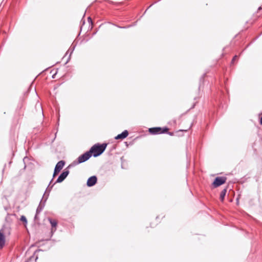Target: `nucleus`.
<instances>
[{
    "label": "nucleus",
    "instance_id": "nucleus-19",
    "mask_svg": "<svg viewBox=\"0 0 262 262\" xmlns=\"http://www.w3.org/2000/svg\"><path fill=\"white\" fill-rule=\"evenodd\" d=\"M33 258H34V257H30V260H31L32 259H33Z\"/></svg>",
    "mask_w": 262,
    "mask_h": 262
},
{
    "label": "nucleus",
    "instance_id": "nucleus-5",
    "mask_svg": "<svg viewBox=\"0 0 262 262\" xmlns=\"http://www.w3.org/2000/svg\"><path fill=\"white\" fill-rule=\"evenodd\" d=\"M226 181V177H217L215 178L212 185L214 188H216L225 184Z\"/></svg>",
    "mask_w": 262,
    "mask_h": 262
},
{
    "label": "nucleus",
    "instance_id": "nucleus-11",
    "mask_svg": "<svg viewBox=\"0 0 262 262\" xmlns=\"http://www.w3.org/2000/svg\"><path fill=\"white\" fill-rule=\"evenodd\" d=\"M48 221L50 223L52 226V232H55L56 230V227L57 225V222L55 220L48 218Z\"/></svg>",
    "mask_w": 262,
    "mask_h": 262
},
{
    "label": "nucleus",
    "instance_id": "nucleus-8",
    "mask_svg": "<svg viewBox=\"0 0 262 262\" xmlns=\"http://www.w3.org/2000/svg\"><path fill=\"white\" fill-rule=\"evenodd\" d=\"M6 228L4 227L0 230V249L4 247L5 244V236L4 235L5 230Z\"/></svg>",
    "mask_w": 262,
    "mask_h": 262
},
{
    "label": "nucleus",
    "instance_id": "nucleus-4",
    "mask_svg": "<svg viewBox=\"0 0 262 262\" xmlns=\"http://www.w3.org/2000/svg\"><path fill=\"white\" fill-rule=\"evenodd\" d=\"M168 128L165 127H156L149 128V132L152 135H157L167 133Z\"/></svg>",
    "mask_w": 262,
    "mask_h": 262
},
{
    "label": "nucleus",
    "instance_id": "nucleus-15",
    "mask_svg": "<svg viewBox=\"0 0 262 262\" xmlns=\"http://www.w3.org/2000/svg\"><path fill=\"white\" fill-rule=\"evenodd\" d=\"M237 58V55H235L233 57L232 60V62H233Z\"/></svg>",
    "mask_w": 262,
    "mask_h": 262
},
{
    "label": "nucleus",
    "instance_id": "nucleus-18",
    "mask_svg": "<svg viewBox=\"0 0 262 262\" xmlns=\"http://www.w3.org/2000/svg\"><path fill=\"white\" fill-rule=\"evenodd\" d=\"M168 134H169L170 135H172L173 133H169Z\"/></svg>",
    "mask_w": 262,
    "mask_h": 262
},
{
    "label": "nucleus",
    "instance_id": "nucleus-17",
    "mask_svg": "<svg viewBox=\"0 0 262 262\" xmlns=\"http://www.w3.org/2000/svg\"><path fill=\"white\" fill-rule=\"evenodd\" d=\"M260 124L261 125H262V117H261L260 119Z\"/></svg>",
    "mask_w": 262,
    "mask_h": 262
},
{
    "label": "nucleus",
    "instance_id": "nucleus-14",
    "mask_svg": "<svg viewBox=\"0 0 262 262\" xmlns=\"http://www.w3.org/2000/svg\"><path fill=\"white\" fill-rule=\"evenodd\" d=\"M20 220L24 222V224H26L27 223V220L26 217L24 215H22L20 217Z\"/></svg>",
    "mask_w": 262,
    "mask_h": 262
},
{
    "label": "nucleus",
    "instance_id": "nucleus-9",
    "mask_svg": "<svg viewBox=\"0 0 262 262\" xmlns=\"http://www.w3.org/2000/svg\"><path fill=\"white\" fill-rule=\"evenodd\" d=\"M97 181V178L96 176H93L90 177L87 181V186L89 187L93 186L96 183Z\"/></svg>",
    "mask_w": 262,
    "mask_h": 262
},
{
    "label": "nucleus",
    "instance_id": "nucleus-2",
    "mask_svg": "<svg viewBox=\"0 0 262 262\" xmlns=\"http://www.w3.org/2000/svg\"><path fill=\"white\" fill-rule=\"evenodd\" d=\"M69 173V171L68 170H67V169H65L63 171L59 176L57 179L56 180V182L54 183L52 185H51V183L53 181V179L52 178V180L50 181L49 184L47 188L45 194L47 193V191L50 192L52 187L53 186L57 183H61L67 178V177L68 176Z\"/></svg>",
    "mask_w": 262,
    "mask_h": 262
},
{
    "label": "nucleus",
    "instance_id": "nucleus-21",
    "mask_svg": "<svg viewBox=\"0 0 262 262\" xmlns=\"http://www.w3.org/2000/svg\"><path fill=\"white\" fill-rule=\"evenodd\" d=\"M26 262H29V260H28V261H26Z\"/></svg>",
    "mask_w": 262,
    "mask_h": 262
},
{
    "label": "nucleus",
    "instance_id": "nucleus-13",
    "mask_svg": "<svg viewBox=\"0 0 262 262\" xmlns=\"http://www.w3.org/2000/svg\"><path fill=\"white\" fill-rule=\"evenodd\" d=\"M75 49V46H71L70 47V48H69V49L68 50V51L67 52V54H68L69 53H70V56H71V55L72 54V53H73V52L74 51Z\"/></svg>",
    "mask_w": 262,
    "mask_h": 262
},
{
    "label": "nucleus",
    "instance_id": "nucleus-1",
    "mask_svg": "<svg viewBox=\"0 0 262 262\" xmlns=\"http://www.w3.org/2000/svg\"><path fill=\"white\" fill-rule=\"evenodd\" d=\"M107 146L106 143H102L100 144L99 143L93 145L89 150L91 155H92L94 157H97L101 155L105 150Z\"/></svg>",
    "mask_w": 262,
    "mask_h": 262
},
{
    "label": "nucleus",
    "instance_id": "nucleus-7",
    "mask_svg": "<svg viewBox=\"0 0 262 262\" xmlns=\"http://www.w3.org/2000/svg\"><path fill=\"white\" fill-rule=\"evenodd\" d=\"M49 193H50V192H49V191H47L46 194H45V193H44L43 196V198H45V199L44 200V202L42 204H41V202L40 203L39 206H38V207H37V208L36 209V214H35V219H37V216L38 214L40 213V212L43 209V207L45 206V203L46 202V201H47V200L48 199V197L49 195Z\"/></svg>",
    "mask_w": 262,
    "mask_h": 262
},
{
    "label": "nucleus",
    "instance_id": "nucleus-12",
    "mask_svg": "<svg viewBox=\"0 0 262 262\" xmlns=\"http://www.w3.org/2000/svg\"><path fill=\"white\" fill-rule=\"evenodd\" d=\"M227 189L225 188L221 191V192L220 193V199L222 202H223L224 200L225 196L227 192Z\"/></svg>",
    "mask_w": 262,
    "mask_h": 262
},
{
    "label": "nucleus",
    "instance_id": "nucleus-20",
    "mask_svg": "<svg viewBox=\"0 0 262 262\" xmlns=\"http://www.w3.org/2000/svg\"><path fill=\"white\" fill-rule=\"evenodd\" d=\"M37 258H38V257H37V256H36L35 260H36Z\"/></svg>",
    "mask_w": 262,
    "mask_h": 262
},
{
    "label": "nucleus",
    "instance_id": "nucleus-16",
    "mask_svg": "<svg viewBox=\"0 0 262 262\" xmlns=\"http://www.w3.org/2000/svg\"><path fill=\"white\" fill-rule=\"evenodd\" d=\"M88 20L90 21L91 23H92V20L90 17H88Z\"/></svg>",
    "mask_w": 262,
    "mask_h": 262
},
{
    "label": "nucleus",
    "instance_id": "nucleus-6",
    "mask_svg": "<svg viewBox=\"0 0 262 262\" xmlns=\"http://www.w3.org/2000/svg\"><path fill=\"white\" fill-rule=\"evenodd\" d=\"M65 164V162L63 160H61L59 161L56 165L55 167L54 168L53 179H54L58 173L60 171V170L62 169L63 167Z\"/></svg>",
    "mask_w": 262,
    "mask_h": 262
},
{
    "label": "nucleus",
    "instance_id": "nucleus-3",
    "mask_svg": "<svg viewBox=\"0 0 262 262\" xmlns=\"http://www.w3.org/2000/svg\"><path fill=\"white\" fill-rule=\"evenodd\" d=\"M92 157V155H91L90 152L89 151H86L84 154L80 156L78 159L77 161H75L73 162L72 164L73 165H76L82 163H83L87 160H88Z\"/></svg>",
    "mask_w": 262,
    "mask_h": 262
},
{
    "label": "nucleus",
    "instance_id": "nucleus-10",
    "mask_svg": "<svg viewBox=\"0 0 262 262\" xmlns=\"http://www.w3.org/2000/svg\"><path fill=\"white\" fill-rule=\"evenodd\" d=\"M128 135V132L127 130H124L121 134L118 135L115 137L116 140L124 139Z\"/></svg>",
    "mask_w": 262,
    "mask_h": 262
}]
</instances>
